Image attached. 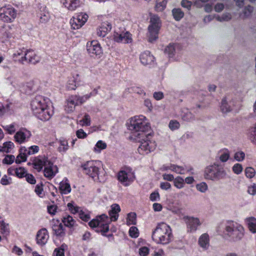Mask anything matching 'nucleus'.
I'll return each mask as SVG.
<instances>
[{
  "label": "nucleus",
  "instance_id": "11",
  "mask_svg": "<svg viewBox=\"0 0 256 256\" xmlns=\"http://www.w3.org/2000/svg\"><path fill=\"white\" fill-rule=\"evenodd\" d=\"M118 180L124 186H128L135 178V176L132 170L126 168L122 170L118 174Z\"/></svg>",
  "mask_w": 256,
  "mask_h": 256
},
{
  "label": "nucleus",
  "instance_id": "21",
  "mask_svg": "<svg viewBox=\"0 0 256 256\" xmlns=\"http://www.w3.org/2000/svg\"><path fill=\"white\" fill-rule=\"evenodd\" d=\"M61 2L70 11L76 10L80 6V0H61Z\"/></svg>",
  "mask_w": 256,
  "mask_h": 256
},
{
  "label": "nucleus",
  "instance_id": "53",
  "mask_svg": "<svg viewBox=\"0 0 256 256\" xmlns=\"http://www.w3.org/2000/svg\"><path fill=\"white\" fill-rule=\"evenodd\" d=\"M34 191L40 198H42L44 196V192L43 190L42 185V184H37Z\"/></svg>",
  "mask_w": 256,
  "mask_h": 256
},
{
  "label": "nucleus",
  "instance_id": "41",
  "mask_svg": "<svg viewBox=\"0 0 256 256\" xmlns=\"http://www.w3.org/2000/svg\"><path fill=\"white\" fill-rule=\"evenodd\" d=\"M174 186L178 188H182L184 186V180L180 176H178L174 180Z\"/></svg>",
  "mask_w": 256,
  "mask_h": 256
},
{
  "label": "nucleus",
  "instance_id": "44",
  "mask_svg": "<svg viewBox=\"0 0 256 256\" xmlns=\"http://www.w3.org/2000/svg\"><path fill=\"white\" fill-rule=\"evenodd\" d=\"M62 222L66 226L68 227H72L74 226L75 224L74 220L70 216H68L67 217L64 218Z\"/></svg>",
  "mask_w": 256,
  "mask_h": 256
},
{
  "label": "nucleus",
  "instance_id": "22",
  "mask_svg": "<svg viewBox=\"0 0 256 256\" xmlns=\"http://www.w3.org/2000/svg\"><path fill=\"white\" fill-rule=\"evenodd\" d=\"M140 62L144 65L150 64L154 60V57L150 54L148 51H146L142 52L140 56Z\"/></svg>",
  "mask_w": 256,
  "mask_h": 256
},
{
  "label": "nucleus",
  "instance_id": "10",
  "mask_svg": "<svg viewBox=\"0 0 256 256\" xmlns=\"http://www.w3.org/2000/svg\"><path fill=\"white\" fill-rule=\"evenodd\" d=\"M100 162L97 161H89L82 165L84 172L92 177L94 180H99L98 172L99 168L98 166Z\"/></svg>",
  "mask_w": 256,
  "mask_h": 256
},
{
  "label": "nucleus",
  "instance_id": "58",
  "mask_svg": "<svg viewBox=\"0 0 256 256\" xmlns=\"http://www.w3.org/2000/svg\"><path fill=\"white\" fill-rule=\"evenodd\" d=\"M72 80V81L71 82H74V84H76V88H77V87L80 85L82 82L80 75L78 74H76L75 75L73 76Z\"/></svg>",
  "mask_w": 256,
  "mask_h": 256
},
{
  "label": "nucleus",
  "instance_id": "13",
  "mask_svg": "<svg viewBox=\"0 0 256 256\" xmlns=\"http://www.w3.org/2000/svg\"><path fill=\"white\" fill-rule=\"evenodd\" d=\"M88 16L86 13H80L76 17H72L70 20L71 27L74 30H78L86 22Z\"/></svg>",
  "mask_w": 256,
  "mask_h": 256
},
{
  "label": "nucleus",
  "instance_id": "4",
  "mask_svg": "<svg viewBox=\"0 0 256 256\" xmlns=\"http://www.w3.org/2000/svg\"><path fill=\"white\" fill-rule=\"evenodd\" d=\"M172 237L170 227L163 222L158 224L152 232V239L158 244H168L172 240Z\"/></svg>",
  "mask_w": 256,
  "mask_h": 256
},
{
  "label": "nucleus",
  "instance_id": "60",
  "mask_svg": "<svg viewBox=\"0 0 256 256\" xmlns=\"http://www.w3.org/2000/svg\"><path fill=\"white\" fill-rule=\"evenodd\" d=\"M38 150H39L38 146H31L29 148V150H25V152H26V153L28 155H30V154H34L38 152Z\"/></svg>",
  "mask_w": 256,
  "mask_h": 256
},
{
  "label": "nucleus",
  "instance_id": "15",
  "mask_svg": "<svg viewBox=\"0 0 256 256\" xmlns=\"http://www.w3.org/2000/svg\"><path fill=\"white\" fill-rule=\"evenodd\" d=\"M92 93H89L82 96L76 94L72 95L68 98L66 100L76 107V106L81 105L84 104L92 96Z\"/></svg>",
  "mask_w": 256,
  "mask_h": 256
},
{
  "label": "nucleus",
  "instance_id": "3",
  "mask_svg": "<svg viewBox=\"0 0 256 256\" xmlns=\"http://www.w3.org/2000/svg\"><path fill=\"white\" fill-rule=\"evenodd\" d=\"M128 128L135 139L139 137H146L150 129L146 116L140 115L132 118L128 124Z\"/></svg>",
  "mask_w": 256,
  "mask_h": 256
},
{
  "label": "nucleus",
  "instance_id": "35",
  "mask_svg": "<svg viewBox=\"0 0 256 256\" xmlns=\"http://www.w3.org/2000/svg\"><path fill=\"white\" fill-rule=\"evenodd\" d=\"M12 37V34L4 30H0V40L3 43L8 42Z\"/></svg>",
  "mask_w": 256,
  "mask_h": 256
},
{
  "label": "nucleus",
  "instance_id": "1",
  "mask_svg": "<svg viewBox=\"0 0 256 256\" xmlns=\"http://www.w3.org/2000/svg\"><path fill=\"white\" fill-rule=\"evenodd\" d=\"M111 209L108 213L110 218L106 214H103L96 216V218L92 220L89 223V226L92 228H97L96 231L100 232L104 236L109 230L108 224L110 222L116 221L118 217V213L120 208L118 204H113L111 206Z\"/></svg>",
  "mask_w": 256,
  "mask_h": 256
},
{
  "label": "nucleus",
  "instance_id": "28",
  "mask_svg": "<svg viewBox=\"0 0 256 256\" xmlns=\"http://www.w3.org/2000/svg\"><path fill=\"white\" fill-rule=\"evenodd\" d=\"M2 127L6 134L12 135L16 132L18 125L14 122L8 124L2 125Z\"/></svg>",
  "mask_w": 256,
  "mask_h": 256
},
{
  "label": "nucleus",
  "instance_id": "54",
  "mask_svg": "<svg viewBox=\"0 0 256 256\" xmlns=\"http://www.w3.org/2000/svg\"><path fill=\"white\" fill-rule=\"evenodd\" d=\"M15 174L18 177L21 178L22 177H25L26 174H27L24 168H18L16 169Z\"/></svg>",
  "mask_w": 256,
  "mask_h": 256
},
{
  "label": "nucleus",
  "instance_id": "55",
  "mask_svg": "<svg viewBox=\"0 0 256 256\" xmlns=\"http://www.w3.org/2000/svg\"><path fill=\"white\" fill-rule=\"evenodd\" d=\"M24 86L26 91H32L34 88V80H30L26 83Z\"/></svg>",
  "mask_w": 256,
  "mask_h": 256
},
{
  "label": "nucleus",
  "instance_id": "46",
  "mask_svg": "<svg viewBox=\"0 0 256 256\" xmlns=\"http://www.w3.org/2000/svg\"><path fill=\"white\" fill-rule=\"evenodd\" d=\"M180 127L179 122L175 120H170L168 124V128L172 131L178 130Z\"/></svg>",
  "mask_w": 256,
  "mask_h": 256
},
{
  "label": "nucleus",
  "instance_id": "29",
  "mask_svg": "<svg viewBox=\"0 0 256 256\" xmlns=\"http://www.w3.org/2000/svg\"><path fill=\"white\" fill-rule=\"evenodd\" d=\"M59 189L62 194H66L70 192L71 188L67 180L60 182Z\"/></svg>",
  "mask_w": 256,
  "mask_h": 256
},
{
  "label": "nucleus",
  "instance_id": "8",
  "mask_svg": "<svg viewBox=\"0 0 256 256\" xmlns=\"http://www.w3.org/2000/svg\"><path fill=\"white\" fill-rule=\"evenodd\" d=\"M150 24L148 28V37L150 42H153L158 38V33L161 23L160 18L156 14H150Z\"/></svg>",
  "mask_w": 256,
  "mask_h": 256
},
{
  "label": "nucleus",
  "instance_id": "56",
  "mask_svg": "<svg viewBox=\"0 0 256 256\" xmlns=\"http://www.w3.org/2000/svg\"><path fill=\"white\" fill-rule=\"evenodd\" d=\"M28 156L26 152L24 151V154H18L16 159V162L17 164H20V162H24L26 160V156Z\"/></svg>",
  "mask_w": 256,
  "mask_h": 256
},
{
  "label": "nucleus",
  "instance_id": "62",
  "mask_svg": "<svg viewBox=\"0 0 256 256\" xmlns=\"http://www.w3.org/2000/svg\"><path fill=\"white\" fill-rule=\"evenodd\" d=\"M75 110V106L72 105V104L68 102V101L66 100V104L65 105L64 110L68 113L73 112Z\"/></svg>",
  "mask_w": 256,
  "mask_h": 256
},
{
  "label": "nucleus",
  "instance_id": "45",
  "mask_svg": "<svg viewBox=\"0 0 256 256\" xmlns=\"http://www.w3.org/2000/svg\"><path fill=\"white\" fill-rule=\"evenodd\" d=\"M68 207L72 214H79L80 212V208L76 206L74 202H70L68 204Z\"/></svg>",
  "mask_w": 256,
  "mask_h": 256
},
{
  "label": "nucleus",
  "instance_id": "40",
  "mask_svg": "<svg viewBox=\"0 0 256 256\" xmlns=\"http://www.w3.org/2000/svg\"><path fill=\"white\" fill-rule=\"evenodd\" d=\"M40 8H42L43 11H41V13L40 14V19L42 22H46L49 20V12L47 10H46V7L44 6H42Z\"/></svg>",
  "mask_w": 256,
  "mask_h": 256
},
{
  "label": "nucleus",
  "instance_id": "49",
  "mask_svg": "<svg viewBox=\"0 0 256 256\" xmlns=\"http://www.w3.org/2000/svg\"><path fill=\"white\" fill-rule=\"evenodd\" d=\"M60 146L58 148V150L60 152H65L68 149V143L66 140H60Z\"/></svg>",
  "mask_w": 256,
  "mask_h": 256
},
{
  "label": "nucleus",
  "instance_id": "19",
  "mask_svg": "<svg viewBox=\"0 0 256 256\" xmlns=\"http://www.w3.org/2000/svg\"><path fill=\"white\" fill-rule=\"evenodd\" d=\"M113 36L114 40L117 42L127 44L132 42L131 34L128 32L121 34L116 32L114 33Z\"/></svg>",
  "mask_w": 256,
  "mask_h": 256
},
{
  "label": "nucleus",
  "instance_id": "6",
  "mask_svg": "<svg viewBox=\"0 0 256 256\" xmlns=\"http://www.w3.org/2000/svg\"><path fill=\"white\" fill-rule=\"evenodd\" d=\"M227 235L233 242H238L244 235V229L242 226L234 222H228L225 227Z\"/></svg>",
  "mask_w": 256,
  "mask_h": 256
},
{
  "label": "nucleus",
  "instance_id": "26",
  "mask_svg": "<svg viewBox=\"0 0 256 256\" xmlns=\"http://www.w3.org/2000/svg\"><path fill=\"white\" fill-rule=\"evenodd\" d=\"M48 161V158L46 157H42L38 158L36 160L34 163V168L40 172L43 166L45 167Z\"/></svg>",
  "mask_w": 256,
  "mask_h": 256
},
{
  "label": "nucleus",
  "instance_id": "50",
  "mask_svg": "<svg viewBox=\"0 0 256 256\" xmlns=\"http://www.w3.org/2000/svg\"><path fill=\"white\" fill-rule=\"evenodd\" d=\"M196 187L198 190L202 193L206 192L208 189V186L204 182H202L197 184Z\"/></svg>",
  "mask_w": 256,
  "mask_h": 256
},
{
  "label": "nucleus",
  "instance_id": "32",
  "mask_svg": "<svg viewBox=\"0 0 256 256\" xmlns=\"http://www.w3.org/2000/svg\"><path fill=\"white\" fill-rule=\"evenodd\" d=\"M30 52L27 56V60L24 61L25 62L28 64H35L39 61L38 57L34 53L32 50H30Z\"/></svg>",
  "mask_w": 256,
  "mask_h": 256
},
{
  "label": "nucleus",
  "instance_id": "7",
  "mask_svg": "<svg viewBox=\"0 0 256 256\" xmlns=\"http://www.w3.org/2000/svg\"><path fill=\"white\" fill-rule=\"evenodd\" d=\"M136 140L140 143L138 148L140 154H148L154 150L156 147V144L150 133L146 134V137H139Z\"/></svg>",
  "mask_w": 256,
  "mask_h": 256
},
{
  "label": "nucleus",
  "instance_id": "9",
  "mask_svg": "<svg viewBox=\"0 0 256 256\" xmlns=\"http://www.w3.org/2000/svg\"><path fill=\"white\" fill-rule=\"evenodd\" d=\"M241 106L240 102H237L236 98L227 96L222 99L220 109L222 113L226 114L231 112L234 108L239 110Z\"/></svg>",
  "mask_w": 256,
  "mask_h": 256
},
{
  "label": "nucleus",
  "instance_id": "61",
  "mask_svg": "<svg viewBox=\"0 0 256 256\" xmlns=\"http://www.w3.org/2000/svg\"><path fill=\"white\" fill-rule=\"evenodd\" d=\"M182 118L186 121H191L194 120V116L191 112H188L183 115Z\"/></svg>",
  "mask_w": 256,
  "mask_h": 256
},
{
  "label": "nucleus",
  "instance_id": "33",
  "mask_svg": "<svg viewBox=\"0 0 256 256\" xmlns=\"http://www.w3.org/2000/svg\"><path fill=\"white\" fill-rule=\"evenodd\" d=\"M14 147V143L12 142H4L2 146H0V152L8 153Z\"/></svg>",
  "mask_w": 256,
  "mask_h": 256
},
{
  "label": "nucleus",
  "instance_id": "52",
  "mask_svg": "<svg viewBox=\"0 0 256 256\" xmlns=\"http://www.w3.org/2000/svg\"><path fill=\"white\" fill-rule=\"evenodd\" d=\"M255 174V170L251 167L246 168L245 169V174L246 176L248 178H253Z\"/></svg>",
  "mask_w": 256,
  "mask_h": 256
},
{
  "label": "nucleus",
  "instance_id": "2",
  "mask_svg": "<svg viewBox=\"0 0 256 256\" xmlns=\"http://www.w3.org/2000/svg\"><path fill=\"white\" fill-rule=\"evenodd\" d=\"M49 100L42 96H36L31 102V108L34 114L40 120H48L52 116V110L49 106Z\"/></svg>",
  "mask_w": 256,
  "mask_h": 256
},
{
  "label": "nucleus",
  "instance_id": "63",
  "mask_svg": "<svg viewBox=\"0 0 256 256\" xmlns=\"http://www.w3.org/2000/svg\"><path fill=\"white\" fill-rule=\"evenodd\" d=\"M15 157L13 155H7L3 160V162L6 164H12L14 160Z\"/></svg>",
  "mask_w": 256,
  "mask_h": 256
},
{
  "label": "nucleus",
  "instance_id": "27",
  "mask_svg": "<svg viewBox=\"0 0 256 256\" xmlns=\"http://www.w3.org/2000/svg\"><path fill=\"white\" fill-rule=\"evenodd\" d=\"M232 15L230 12H226L222 14L214 15V18L219 22H227L230 21L232 19Z\"/></svg>",
  "mask_w": 256,
  "mask_h": 256
},
{
  "label": "nucleus",
  "instance_id": "5",
  "mask_svg": "<svg viewBox=\"0 0 256 256\" xmlns=\"http://www.w3.org/2000/svg\"><path fill=\"white\" fill-rule=\"evenodd\" d=\"M226 175V172L223 166L217 163L206 166L204 174L206 179L213 181L224 178Z\"/></svg>",
  "mask_w": 256,
  "mask_h": 256
},
{
  "label": "nucleus",
  "instance_id": "25",
  "mask_svg": "<svg viewBox=\"0 0 256 256\" xmlns=\"http://www.w3.org/2000/svg\"><path fill=\"white\" fill-rule=\"evenodd\" d=\"M254 11V8L250 5L246 6L239 14V18L242 20H246L250 18Z\"/></svg>",
  "mask_w": 256,
  "mask_h": 256
},
{
  "label": "nucleus",
  "instance_id": "36",
  "mask_svg": "<svg viewBox=\"0 0 256 256\" xmlns=\"http://www.w3.org/2000/svg\"><path fill=\"white\" fill-rule=\"evenodd\" d=\"M172 13L174 18L176 20H180L184 16V12L179 8L173 9Z\"/></svg>",
  "mask_w": 256,
  "mask_h": 256
},
{
  "label": "nucleus",
  "instance_id": "42",
  "mask_svg": "<svg viewBox=\"0 0 256 256\" xmlns=\"http://www.w3.org/2000/svg\"><path fill=\"white\" fill-rule=\"evenodd\" d=\"M106 148V144L102 140H99L96 144L94 150L95 152H100L102 150L105 149Z\"/></svg>",
  "mask_w": 256,
  "mask_h": 256
},
{
  "label": "nucleus",
  "instance_id": "17",
  "mask_svg": "<svg viewBox=\"0 0 256 256\" xmlns=\"http://www.w3.org/2000/svg\"><path fill=\"white\" fill-rule=\"evenodd\" d=\"M182 218L187 224L188 231L190 232L196 231L201 224L199 219L196 218L185 216Z\"/></svg>",
  "mask_w": 256,
  "mask_h": 256
},
{
  "label": "nucleus",
  "instance_id": "38",
  "mask_svg": "<svg viewBox=\"0 0 256 256\" xmlns=\"http://www.w3.org/2000/svg\"><path fill=\"white\" fill-rule=\"evenodd\" d=\"M90 122L91 120L90 116L87 114H85L84 118L79 120L78 123L82 126H89L90 125Z\"/></svg>",
  "mask_w": 256,
  "mask_h": 256
},
{
  "label": "nucleus",
  "instance_id": "39",
  "mask_svg": "<svg viewBox=\"0 0 256 256\" xmlns=\"http://www.w3.org/2000/svg\"><path fill=\"white\" fill-rule=\"evenodd\" d=\"M164 52L168 55L169 57H172L176 53V46L174 44H170L166 48Z\"/></svg>",
  "mask_w": 256,
  "mask_h": 256
},
{
  "label": "nucleus",
  "instance_id": "48",
  "mask_svg": "<svg viewBox=\"0 0 256 256\" xmlns=\"http://www.w3.org/2000/svg\"><path fill=\"white\" fill-rule=\"evenodd\" d=\"M226 6V4L218 2L214 5V10L216 12H220L225 8Z\"/></svg>",
  "mask_w": 256,
  "mask_h": 256
},
{
  "label": "nucleus",
  "instance_id": "23",
  "mask_svg": "<svg viewBox=\"0 0 256 256\" xmlns=\"http://www.w3.org/2000/svg\"><path fill=\"white\" fill-rule=\"evenodd\" d=\"M198 244L204 250H207L210 247V236L207 234H204L200 236Z\"/></svg>",
  "mask_w": 256,
  "mask_h": 256
},
{
  "label": "nucleus",
  "instance_id": "16",
  "mask_svg": "<svg viewBox=\"0 0 256 256\" xmlns=\"http://www.w3.org/2000/svg\"><path fill=\"white\" fill-rule=\"evenodd\" d=\"M87 50L91 56H100L102 52L100 44L96 41H92L87 44Z\"/></svg>",
  "mask_w": 256,
  "mask_h": 256
},
{
  "label": "nucleus",
  "instance_id": "34",
  "mask_svg": "<svg viewBox=\"0 0 256 256\" xmlns=\"http://www.w3.org/2000/svg\"><path fill=\"white\" fill-rule=\"evenodd\" d=\"M52 230L56 236H62L64 234L63 226L62 224L54 225Z\"/></svg>",
  "mask_w": 256,
  "mask_h": 256
},
{
  "label": "nucleus",
  "instance_id": "14",
  "mask_svg": "<svg viewBox=\"0 0 256 256\" xmlns=\"http://www.w3.org/2000/svg\"><path fill=\"white\" fill-rule=\"evenodd\" d=\"M32 136L31 132L26 128H22L17 131L14 135V141L21 144L28 142Z\"/></svg>",
  "mask_w": 256,
  "mask_h": 256
},
{
  "label": "nucleus",
  "instance_id": "47",
  "mask_svg": "<svg viewBox=\"0 0 256 256\" xmlns=\"http://www.w3.org/2000/svg\"><path fill=\"white\" fill-rule=\"evenodd\" d=\"M170 169L178 174H182L184 173V168L180 166L172 165L170 166Z\"/></svg>",
  "mask_w": 256,
  "mask_h": 256
},
{
  "label": "nucleus",
  "instance_id": "43",
  "mask_svg": "<svg viewBox=\"0 0 256 256\" xmlns=\"http://www.w3.org/2000/svg\"><path fill=\"white\" fill-rule=\"evenodd\" d=\"M0 232L5 236L9 234L8 225L5 224L2 220H0Z\"/></svg>",
  "mask_w": 256,
  "mask_h": 256
},
{
  "label": "nucleus",
  "instance_id": "30",
  "mask_svg": "<svg viewBox=\"0 0 256 256\" xmlns=\"http://www.w3.org/2000/svg\"><path fill=\"white\" fill-rule=\"evenodd\" d=\"M112 28L111 24H104L100 27L97 34L100 37H104Z\"/></svg>",
  "mask_w": 256,
  "mask_h": 256
},
{
  "label": "nucleus",
  "instance_id": "57",
  "mask_svg": "<svg viewBox=\"0 0 256 256\" xmlns=\"http://www.w3.org/2000/svg\"><path fill=\"white\" fill-rule=\"evenodd\" d=\"M129 234L131 237L136 238L138 236V229L135 226H132L129 230Z\"/></svg>",
  "mask_w": 256,
  "mask_h": 256
},
{
  "label": "nucleus",
  "instance_id": "64",
  "mask_svg": "<svg viewBox=\"0 0 256 256\" xmlns=\"http://www.w3.org/2000/svg\"><path fill=\"white\" fill-rule=\"evenodd\" d=\"M149 248L146 246L141 247L139 249V254L140 256H146L149 254Z\"/></svg>",
  "mask_w": 256,
  "mask_h": 256
},
{
  "label": "nucleus",
  "instance_id": "59",
  "mask_svg": "<svg viewBox=\"0 0 256 256\" xmlns=\"http://www.w3.org/2000/svg\"><path fill=\"white\" fill-rule=\"evenodd\" d=\"M64 246L62 245L60 248L55 249L53 255L54 256H64Z\"/></svg>",
  "mask_w": 256,
  "mask_h": 256
},
{
  "label": "nucleus",
  "instance_id": "31",
  "mask_svg": "<svg viewBox=\"0 0 256 256\" xmlns=\"http://www.w3.org/2000/svg\"><path fill=\"white\" fill-rule=\"evenodd\" d=\"M249 230L252 233H256V218L253 217L246 220Z\"/></svg>",
  "mask_w": 256,
  "mask_h": 256
},
{
  "label": "nucleus",
  "instance_id": "12",
  "mask_svg": "<svg viewBox=\"0 0 256 256\" xmlns=\"http://www.w3.org/2000/svg\"><path fill=\"white\" fill-rule=\"evenodd\" d=\"M16 16V10L8 6L0 8V19L4 22H11Z\"/></svg>",
  "mask_w": 256,
  "mask_h": 256
},
{
  "label": "nucleus",
  "instance_id": "24",
  "mask_svg": "<svg viewBox=\"0 0 256 256\" xmlns=\"http://www.w3.org/2000/svg\"><path fill=\"white\" fill-rule=\"evenodd\" d=\"M30 52V50H24L20 49L14 54L13 57L18 58L21 56V58L18 60V62L22 64H24V61L27 60V56Z\"/></svg>",
  "mask_w": 256,
  "mask_h": 256
},
{
  "label": "nucleus",
  "instance_id": "20",
  "mask_svg": "<svg viewBox=\"0 0 256 256\" xmlns=\"http://www.w3.org/2000/svg\"><path fill=\"white\" fill-rule=\"evenodd\" d=\"M48 239V234L46 228H42L38 231L36 234V242L40 245H44Z\"/></svg>",
  "mask_w": 256,
  "mask_h": 256
},
{
  "label": "nucleus",
  "instance_id": "51",
  "mask_svg": "<svg viewBox=\"0 0 256 256\" xmlns=\"http://www.w3.org/2000/svg\"><path fill=\"white\" fill-rule=\"evenodd\" d=\"M167 2L166 0H164L161 2H157L155 6V9L157 12L163 11L166 6Z\"/></svg>",
  "mask_w": 256,
  "mask_h": 256
},
{
  "label": "nucleus",
  "instance_id": "18",
  "mask_svg": "<svg viewBox=\"0 0 256 256\" xmlns=\"http://www.w3.org/2000/svg\"><path fill=\"white\" fill-rule=\"evenodd\" d=\"M58 172V168L56 166L54 165L48 160L44 169V176L50 180L54 177Z\"/></svg>",
  "mask_w": 256,
  "mask_h": 256
},
{
  "label": "nucleus",
  "instance_id": "37",
  "mask_svg": "<svg viewBox=\"0 0 256 256\" xmlns=\"http://www.w3.org/2000/svg\"><path fill=\"white\" fill-rule=\"evenodd\" d=\"M136 215L134 212H130L128 214L126 218V224L128 225H134L136 223Z\"/></svg>",
  "mask_w": 256,
  "mask_h": 256
}]
</instances>
